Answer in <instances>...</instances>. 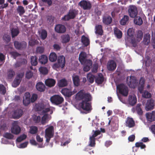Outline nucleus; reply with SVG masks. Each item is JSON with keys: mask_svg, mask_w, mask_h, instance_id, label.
Instances as JSON below:
<instances>
[{"mask_svg": "<svg viewBox=\"0 0 155 155\" xmlns=\"http://www.w3.org/2000/svg\"><path fill=\"white\" fill-rule=\"evenodd\" d=\"M33 75V73L31 71H27L25 74L26 78L29 79L31 78Z\"/></svg>", "mask_w": 155, "mask_h": 155, "instance_id": "nucleus-64", "label": "nucleus"}, {"mask_svg": "<svg viewBox=\"0 0 155 155\" xmlns=\"http://www.w3.org/2000/svg\"><path fill=\"white\" fill-rule=\"evenodd\" d=\"M33 120L35 123H38L41 120V117L34 115L33 116Z\"/></svg>", "mask_w": 155, "mask_h": 155, "instance_id": "nucleus-56", "label": "nucleus"}, {"mask_svg": "<svg viewBox=\"0 0 155 155\" xmlns=\"http://www.w3.org/2000/svg\"><path fill=\"white\" fill-rule=\"evenodd\" d=\"M104 80V77L101 73L99 74L98 77L95 79V82L98 84H100L102 83Z\"/></svg>", "mask_w": 155, "mask_h": 155, "instance_id": "nucleus-33", "label": "nucleus"}, {"mask_svg": "<svg viewBox=\"0 0 155 155\" xmlns=\"http://www.w3.org/2000/svg\"><path fill=\"white\" fill-rule=\"evenodd\" d=\"M55 30L58 33H63L66 31V28L63 25L58 24L55 26Z\"/></svg>", "mask_w": 155, "mask_h": 155, "instance_id": "nucleus-15", "label": "nucleus"}, {"mask_svg": "<svg viewBox=\"0 0 155 155\" xmlns=\"http://www.w3.org/2000/svg\"><path fill=\"white\" fill-rule=\"evenodd\" d=\"M72 79L74 85L76 86H78L80 84V79L79 76L74 75L72 76Z\"/></svg>", "mask_w": 155, "mask_h": 155, "instance_id": "nucleus-32", "label": "nucleus"}, {"mask_svg": "<svg viewBox=\"0 0 155 155\" xmlns=\"http://www.w3.org/2000/svg\"><path fill=\"white\" fill-rule=\"evenodd\" d=\"M47 31L45 30H43L41 34V38L43 39H45L47 37Z\"/></svg>", "mask_w": 155, "mask_h": 155, "instance_id": "nucleus-51", "label": "nucleus"}, {"mask_svg": "<svg viewBox=\"0 0 155 155\" xmlns=\"http://www.w3.org/2000/svg\"><path fill=\"white\" fill-rule=\"evenodd\" d=\"M127 83L129 87L131 88H135L137 85V80L133 76H131L129 78H127Z\"/></svg>", "mask_w": 155, "mask_h": 155, "instance_id": "nucleus-10", "label": "nucleus"}, {"mask_svg": "<svg viewBox=\"0 0 155 155\" xmlns=\"http://www.w3.org/2000/svg\"><path fill=\"white\" fill-rule=\"evenodd\" d=\"M143 37V33L141 31H138L137 35V40L138 41H140L141 40Z\"/></svg>", "mask_w": 155, "mask_h": 155, "instance_id": "nucleus-55", "label": "nucleus"}, {"mask_svg": "<svg viewBox=\"0 0 155 155\" xmlns=\"http://www.w3.org/2000/svg\"><path fill=\"white\" fill-rule=\"evenodd\" d=\"M30 96L29 93L26 92L25 93L23 100V103L25 106H27L30 103Z\"/></svg>", "mask_w": 155, "mask_h": 155, "instance_id": "nucleus-17", "label": "nucleus"}, {"mask_svg": "<svg viewBox=\"0 0 155 155\" xmlns=\"http://www.w3.org/2000/svg\"><path fill=\"white\" fill-rule=\"evenodd\" d=\"M35 108L37 111L42 110L43 114L48 112L50 110L49 108H46V106L43 103L37 104L35 105Z\"/></svg>", "mask_w": 155, "mask_h": 155, "instance_id": "nucleus-8", "label": "nucleus"}, {"mask_svg": "<svg viewBox=\"0 0 155 155\" xmlns=\"http://www.w3.org/2000/svg\"><path fill=\"white\" fill-rule=\"evenodd\" d=\"M36 87L38 91L43 92L45 90V86L43 83L40 82L37 83L36 85Z\"/></svg>", "mask_w": 155, "mask_h": 155, "instance_id": "nucleus-26", "label": "nucleus"}, {"mask_svg": "<svg viewBox=\"0 0 155 155\" xmlns=\"http://www.w3.org/2000/svg\"><path fill=\"white\" fill-rule=\"evenodd\" d=\"M62 43H66L70 41V36L68 35H65L62 37Z\"/></svg>", "mask_w": 155, "mask_h": 155, "instance_id": "nucleus-46", "label": "nucleus"}, {"mask_svg": "<svg viewBox=\"0 0 155 155\" xmlns=\"http://www.w3.org/2000/svg\"><path fill=\"white\" fill-rule=\"evenodd\" d=\"M117 90L119 92L124 96H127L128 94V90L127 87L123 84L118 85L117 86Z\"/></svg>", "mask_w": 155, "mask_h": 155, "instance_id": "nucleus-5", "label": "nucleus"}, {"mask_svg": "<svg viewBox=\"0 0 155 155\" xmlns=\"http://www.w3.org/2000/svg\"><path fill=\"white\" fill-rule=\"evenodd\" d=\"M76 97L78 100H82L79 106L83 110L87 111L91 110L92 98L90 93H84L80 91L76 94Z\"/></svg>", "mask_w": 155, "mask_h": 155, "instance_id": "nucleus-1", "label": "nucleus"}, {"mask_svg": "<svg viewBox=\"0 0 155 155\" xmlns=\"http://www.w3.org/2000/svg\"><path fill=\"white\" fill-rule=\"evenodd\" d=\"M127 36L125 38L126 45H132L133 46L135 47L137 45L134 36V30L132 28H129L127 31Z\"/></svg>", "mask_w": 155, "mask_h": 155, "instance_id": "nucleus-2", "label": "nucleus"}, {"mask_svg": "<svg viewBox=\"0 0 155 155\" xmlns=\"http://www.w3.org/2000/svg\"><path fill=\"white\" fill-rule=\"evenodd\" d=\"M44 114V115L42 117L41 120V123L42 124H44L46 123V120L48 117V114Z\"/></svg>", "mask_w": 155, "mask_h": 155, "instance_id": "nucleus-52", "label": "nucleus"}, {"mask_svg": "<svg viewBox=\"0 0 155 155\" xmlns=\"http://www.w3.org/2000/svg\"><path fill=\"white\" fill-rule=\"evenodd\" d=\"M150 35L149 33H147L144 35L143 43L144 45H148L150 42Z\"/></svg>", "mask_w": 155, "mask_h": 155, "instance_id": "nucleus-30", "label": "nucleus"}, {"mask_svg": "<svg viewBox=\"0 0 155 155\" xmlns=\"http://www.w3.org/2000/svg\"><path fill=\"white\" fill-rule=\"evenodd\" d=\"M65 57L63 55H61L58 57L57 62L53 65V67L55 68H63L65 65Z\"/></svg>", "mask_w": 155, "mask_h": 155, "instance_id": "nucleus-4", "label": "nucleus"}, {"mask_svg": "<svg viewBox=\"0 0 155 155\" xmlns=\"http://www.w3.org/2000/svg\"><path fill=\"white\" fill-rule=\"evenodd\" d=\"M144 81L143 80L141 81V82H140L139 84L138 90L139 92L141 94H142L143 93V91L144 89Z\"/></svg>", "mask_w": 155, "mask_h": 155, "instance_id": "nucleus-44", "label": "nucleus"}, {"mask_svg": "<svg viewBox=\"0 0 155 155\" xmlns=\"http://www.w3.org/2000/svg\"><path fill=\"white\" fill-rule=\"evenodd\" d=\"M125 125L129 128L133 127L135 125L134 121L132 118L127 117L125 122Z\"/></svg>", "mask_w": 155, "mask_h": 155, "instance_id": "nucleus-20", "label": "nucleus"}, {"mask_svg": "<svg viewBox=\"0 0 155 155\" xmlns=\"http://www.w3.org/2000/svg\"><path fill=\"white\" fill-rule=\"evenodd\" d=\"M128 12L130 17L134 18L138 13L137 8L135 6L130 5L128 9Z\"/></svg>", "mask_w": 155, "mask_h": 155, "instance_id": "nucleus-12", "label": "nucleus"}, {"mask_svg": "<svg viewBox=\"0 0 155 155\" xmlns=\"http://www.w3.org/2000/svg\"><path fill=\"white\" fill-rule=\"evenodd\" d=\"M11 131L12 134L15 135H18L20 134L21 131V129L18 125V122L17 121H15L12 123Z\"/></svg>", "mask_w": 155, "mask_h": 155, "instance_id": "nucleus-7", "label": "nucleus"}, {"mask_svg": "<svg viewBox=\"0 0 155 155\" xmlns=\"http://www.w3.org/2000/svg\"><path fill=\"white\" fill-rule=\"evenodd\" d=\"M55 80L52 78L47 79L45 81V85L49 87H53L55 85Z\"/></svg>", "mask_w": 155, "mask_h": 155, "instance_id": "nucleus-22", "label": "nucleus"}, {"mask_svg": "<svg viewBox=\"0 0 155 155\" xmlns=\"http://www.w3.org/2000/svg\"><path fill=\"white\" fill-rule=\"evenodd\" d=\"M38 61L41 64H45L48 61V58L45 55H42L39 57Z\"/></svg>", "mask_w": 155, "mask_h": 155, "instance_id": "nucleus-29", "label": "nucleus"}, {"mask_svg": "<svg viewBox=\"0 0 155 155\" xmlns=\"http://www.w3.org/2000/svg\"><path fill=\"white\" fill-rule=\"evenodd\" d=\"M24 75V72H21L17 74L12 83L13 87H16L20 84Z\"/></svg>", "mask_w": 155, "mask_h": 155, "instance_id": "nucleus-11", "label": "nucleus"}, {"mask_svg": "<svg viewBox=\"0 0 155 155\" xmlns=\"http://www.w3.org/2000/svg\"><path fill=\"white\" fill-rule=\"evenodd\" d=\"M62 94L65 96L70 97L75 93L72 92L71 89L67 88L62 89L61 91Z\"/></svg>", "mask_w": 155, "mask_h": 155, "instance_id": "nucleus-19", "label": "nucleus"}, {"mask_svg": "<svg viewBox=\"0 0 155 155\" xmlns=\"http://www.w3.org/2000/svg\"><path fill=\"white\" fill-rule=\"evenodd\" d=\"M112 21V18L110 16H105L103 18V22L105 25H109L111 23Z\"/></svg>", "mask_w": 155, "mask_h": 155, "instance_id": "nucleus-27", "label": "nucleus"}, {"mask_svg": "<svg viewBox=\"0 0 155 155\" xmlns=\"http://www.w3.org/2000/svg\"><path fill=\"white\" fill-rule=\"evenodd\" d=\"M78 5L84 10H90L92 7L91 4L89 1L85 0L81 1L78 3Z\"/></svg>", "mask_w": 155, "mask_h": 155, "instance_id": "nucleus-9", "label": "nucleus"}, {"mask_svg": "<svg viewBox=\"0 0 155 155\" xmlns=\"http://www.w3.org/2000/svg\"><path fill=\"white\" fill-rule=\"evenodd\" d=\"M38 132V128L36 126H33L30 128V133L31 134H35Z\"/></svg>", "mask_w": 155, "mask_h": 155, "instance_id": "nucleus-60", "label": "nucleus"}, {"mask_svg": "<svg viewBox=\"0 0 155 155\" xmlns=\"http://www.w3.org/2000/svg\"><path fill=\"white\" fill-rule=\"evenodd\" d=\"M31 64L33 66H36L37 64V58L36 56H32L31 58Z\"/></svg>", "mask_w": 155, "mask_h": 155, "instance_id": "nucleus-43", "label": "nucleus"}, {"mask_svg": "<svg viewBox=\"0 0 155 155\" xmlns=\"http://www.w3.org/2000/svg\"><path fill=\"white\" fill-rule=\"evenodd\" d=\"M81 42L85 46H87L90 44V41L88 38L84 35H83L81 38Z\"/></svg>", "mask_w": 155, "mask_h": 155, "instance_id": "nucleus-34", "label": "nucleus"}, {"mask_svg": "<svg viewBox=\"0 0 155 155\" xmlns=\"http://www.w3.org/2000/svg\"><path fill=\"white\" fill-rule=\"evenodd\" d=\"M58 84L59 87H64L67 85L68 81L65 78H64L58 81Z\"/></svg>", "mask_w": 155, "mask_h": 155, "instance_id": "nucleus-31", "label": "nucleus"}, {"mask_svg": "<svg viewBox=\"0 0 155 155\" xmlns=\"http://www.w3.org/2000/svg\"><path fill=\"white\" fill-rule=\"evenodd\" d=\"M134 22L136 25H140L143 23V20L142 18L140 16H137L134 18Z\"/></svg>", "mask_w": 155, "mask_h": 155, "instance_id": "nucleus-38", "label": "nucleus"}, {"mask_svg": "<svg viewBox=\"0 0 155 155\" xmlns=\"http://www.w3.org/2000/svg\"><path fill=\"white\" fill-rule=\"evenodd\" d=\"M57 58V56L54 52L51 53L49 56V59L51 62H54L56 61Z\"/></svg>", "mask_w": 155, "mask_h": 155, "instance_id": "nucleus-35", "label": "nucleus"}, {"mask_svg": "<svg viewBox=\"0 0 155 155\" xmlns=\"http://www.w3.org/2000/svg\"><path fill=\"white\" fill-rule=\"evenodd\" d=\"M148 121L152 122L155 120V112L152 111L151 113H147L146 114Z\"/></svg>", "mask_w": 155, "mask_h": 155, "instance_id": "nucleus-21", "label": "nucleus"}, {"mask_svg": "<svg viewBox=\"0 0 155 155\" xmlns=\"http://www.w3.org/2000/svg\"><path fill=\"white\" fill-rule=\"evenodd\" d=\"M51 103L56 105L61 104L64 101L63 97L58 95H54L51 97L50 99Z\"/></svg>", "mask_w": 155, "mask_h": 155, "instance_id": "nucleus-6", "label": "nucleus"}, {"mask_svg": "<svg viewBox=\"0 0 155 155\" xmlns=\"http://www.w3.org/2000/svg\"><path fill=\"white\" fill-rule=\"evenodd\" d=\"M92 63V61L91 60H87V62L84 64L85 65L83 68L84 71L86 72L88 71L90 69Z\"/></svg>", "mask_w": 155, "mask_h": 155, "instance_id": "nucleus-25", "label": "nucleus"}, {"mask_svg": "<svg viewBox=\"0 0 155 155\" xmlns=\"http://www.w3.org/2000/svg\"><path fill=\"white\" fill-rule=\"evenodd\" d=\"M90 143L89 146L91 147H94L95 145V138L90 137Z\"/></svg>", "mask_w": 155, "mask_h": 155, "instance_id": "nucleus-54", "label": "nucleus"}, {"mask_svg": "<svg viewBox=\"0 0 155 155\" xmlns=\"http://www.w3.org/2000/svg\"><path fill=\"white\" fill-rule=\"evenodd\" d=\"M23 114V111L21 109H17L14 111L13 114V116L14 118L18 119Z\"/></svg>", "mask_w": 155, "mask_h": 155, "instance_id": "nucleus-24", "label": "nucleus"}, {"mask_svg": "<svg viewBox=\"0 0 155 155\" xmlns=\"http://www.w3.org/2000/svg\"><path fill=\"white\" fill-rule=\"evenodd\" d=\"M141 104H138L135 107V109L137 114L139 115H142L143 114V111L141 107Z\"/></svg>", "mask_w": 155, "mask_h": 155, "instance_id": "nucleus-39", "label": "nucleus"}, {"mask_svg": "<svg viewBox=\"0 0 155 155\" xmlns=\"http://www.w3.org/2000/svg\"><path fill=\"white\" fill-rule=\"evenodd\" d=\"M114 33L118 38H121L122 33L121 31L118 29L117 28H115L114 29Z\"/></svg>", "mask_w": 155, "mask_h": 155, "instance_id": "nucleus-42", "label": "nucleus"}, {"mask_svg": "<svg viewBox=\"0 0 155 155\" xmlns=\"http://www.w3.org/2000/svg\"><path fill=\"white\" fill-rule=\"evenodd\" d=\"M10 54L15 59H16L17 57L21 55V54L16 51H11L10 52Z\"/></svg>", "mask_w": 155, "mask_h": 155, "instance_id": "nucleus-59", "label": "nucleus"}, {"mask_svg": "<svg viewBox=\"0 0 155 155\" xmlns=\"http://www.w3.org/2000/svg\"><path fill=\"white\" fill-rule=\"evenodd\" d=\"M14 45L15 48L18 50H22L25 48L27 46V43L25 41L19 42L17 41H14Z\"/></svg>", "mask_w": 155, "mask_h": 155, "instance_id": "nucleus-13", "label": "nucleus"}, {"mask_svg": "<svg viewBox=\"0 0 155 155\" xmlns=\"http://www.w3.org/2000/svg\"><path fill=\"white\" fill-rule=\"evenodd\" d=\"M47 21L50 24L53 23L54 20L55 18L52 16H48L46 17Z\"/></svg>", "mask_w": 155, "mask_h": 155, "instance_id": "nucleus-53", "label": "nucleus"}, {"mask_svg": "<svg viewBox=\"0 0 155 155\" xmlns=\"http://www.w3.org/2000/svg\"><path fill=\"white\" fill-rule=\"evenodd\" d=\"M3 39L5 41H6L7 43H8L10 41V35L5 34L3 36Z\"/></svg>", "mask_w": 155, "mask_h": 155, "instance_id": "nucleus-61", "label": "nucleus"}, {"mask_svg": "<svg viewBox=\"0 0 155 155\" xmlns=\"http://www.w3.org/2000/svg\"><path fill=\"white\" fill-rule=\"evenodd\" d=\"M3 136L4 137L9 139H12L14 136L10 133H6L4 134Z\"/></svg>", "mask_w": 155, "mask_h": 155, "instance_id": "nucleus-48", "label": "nucleus"}, {"mask_svg": "<svg viewBox=\"0 0 155 155\" xmlns=\"http://www.w3.org/2000/svg\"><path fill=\"white\" fill-rule=\"evenodd\" d=\"M116 67V64L113 60H111L107 63V68L108 70L109 71H113L114 70Z\"/></svg>", "mask_w": 155, "mask_h": 155, "instance_id": "nucleus-18", "label": "nucleus"}, {"mask_svg": "<svg viewBox=\"0 0 155 155\" xmlns=\"http://www.w3.org/2000/svg\"><path fill=\"white\" fill-rule=\"evenodd\" d=\"M16 10L20 16L22 15L25 12L24 7L21 5L18 6Z\"/></svg>", "mask_w": 155, "mask_h": 155, "instance_id": "nucleus-36", "label": "nucleus"}, {"mask_svg": "<svg viewBox=\"0 0 155 155\" xmlns=\"http://www.w3.org/2000/svg\"><path fill=\"white\" fill-rule=\"evenodd\" d=\"M39 71L41 73L44 75L47 74L48 73V71L46 67H41L39 68Z\"/></svg>", "mask_w": 155, "mask_h": 155, "instance_id": "nucleus-45", "label": "nucleus"}, {"mask_svg": "<svg viewBox=\"0 0 155 155\" xmlns=\"http://www.w3.org/2000/svg\"><path fill=\"white\" fill-rule=\"evenodd\" d=\"M15 74V72L12 69H10L8 73V76L9 78L11 79Z\"/></svg>", "mask_w": 155, "mask_h": 155, "instance_id": "nucleus-58", "label": "nucleus"}, {"mask_svg": "<svg viewBox=\"0 0 155 155\" xmlns=\"http://www.w3.org/2000/svg\"><path fill=\"white\" fill-rule=\"evenodd\" d=\"M6 93L5 88L3 84H0V93L5 94Z\"/></svg>", "mask_w": 155, "mask_h": 155, "instance_id": "nucleus-63", "label": "nucleus"}, {"mask_svg": "<svg viewBox=\"0 0 155 155\" xmlns=\"http://www.w3.org/2000/svg\"><path fill=\"white\" fill-rule=\"evenodd\" d=\"M92 132H93V133L92 136H91L90 137L93 138H95V137H96L97 136L100 134H101V131L99 130H97L95 131L93 130Z\"/></svg>", "mask_w": 155, "mask_h": 155, "instance_id": "nucleus-62", "label": "nucleus"}, {"mask_svg": "<svg viewBox=\"0 0 155 155\" xmlns=\"http://www.w3.org/2000/svg\"><path fill=\"white\" fill-rule=\"evenodd\" d=\"M154 106V100L151 99L147 101L146 104L145 109L147 111L152 110Z\"/></svg>", "mask_w": 155, "mask_h": 155, "instance_id": "nucleus-14", "label": "nucleus"}, {"mask_svg": "<svg viewBox=\"0 0 155 155\" xmlns=\"http://www.w3.org/2000/svg\"><path fill=\"white\" fill-rule=\"evenodd\" d=\"M87 80L89 82L92 84L94 82V79L95 76L94 75L92 74L91 73H89L87 75Z\"/></svg>", "mask_w": 155, "mask_h": 155, "instance_id": "nucleus-37", "label": "nucleus"}, {"mask_svg": "<svg viewBox=\"0 0 155 155\" xmlns=\"http://www.w3.org/2000/svg\"><path fill=\"white\" fill-rule=\"evenodd\" d=\"M27 137L26 135L25 134L21 135L19 137H18L16 139V141L18 142H20L24 140Z\"/></svg>", "mask_w": 155, "mask_h": 155, "instance_id": "nucleus-49", "label": "nucleus"}, {"mask_svg": "<svg viewBox=\"0 0 155 155\" xmlns=\"http://www.w3.org/2000/svg\"><path fill=\"white\" fill-rule=\"evenodd\" d=\"M129 18L128 16L124 15L120 21V24L122 25H125L129 20Z\"/></svg>", "mask_w": 155, "mask_h": 155, "instance_id": "nucleus-41", "label": "nucleus"}, {"mask_svg": "<svg viewBox=\"0 0 155 155\" xmlns=\"http://www.w3.org/2000/svg\"><path fill=\"white\" fill-rule=\"evenodd\" d=\"M54 132V127L52 126H49L45 129V137L47 143H49L51 138L53 137Z\"/></svg>", "mask_w": 155, "mask_h": 155, "instance_id": "nucleus-3", "label": "nucleus"}, {"mask_svg": "<svg viewBox=\"0 0 155 155\" xmlns=\"http://www.w3.org/2000/svg\"><path fill=\"white\" fill-rule=\"evenodd\" d=\"M38 41L36 39L31 38L29 41V44L31 46H33L38 44Z\"/></svg>", "mask_w": 155, "mask_h": 155, "instance_id": "nucleus-50", "label": "nucleus"}, {"mask_svg": "<svg viewBox=\"0 0 155 155\" xmlns=\"http://www.w3.org/2000/svg\"><path fill=\"white\" fill-rule=\"evenodd\" d=\"M95 33L100 35L103 34V31L102 29V26L101 25H97L95 26Z\"/></svg>", "mask_w": 155, "mask_h": 155, "instance_id": "nucleus-28", "label": "nucleus"}, {"mask_svg": "<svg viewBox=\"0 0 155 155\" xmlns=\"http://www.w3.org/2000/svg\"><path fill=\"white\" fill-rule=\"evenodd\" d=\"M137 99L135 95H130L128 98V102L130 105L132 106L134 105L137 102Z\"/></svg>", "mask_w": 155, "mask_h": 155, "instance_id": "nucleus-23", "label": "nucleus"}, {"mask_svg": "<svg viewBox=\"0 0 155 155\" xmlns=\"http://www.w3.org/2000/svg\"><path fill=\"white\" fill-rule=\"evenodd\" d=\"M12 37L14 38L18 35L19 33L18 29L17 28H12L11 30Z\"/></svg>", "mask_w": 155, "mask_h": 155, "instance_id": "nucleus-40", "label": "nucleus"}, {"mask_svg": "<svg viewBox=\"0 0 155 155\" xmlns=\"http://www.w3.org/2000/svg\"><path fill=\"white\" fill-rule=\"evenodd\" d=\"M135 145L136 147H140L141 149H144L146 147L145 145L142 142H137L136 143Z\"/></svg>", "mask_w": 155, "mask_h": 155, "instance_id": "nucleus-57", "label": "nucleus"}, {"mask_svg": "<svg viewBox=\"0 0 155 155\" xmlns=\"http://www.w3.org/2000/svg\"><path fill=\"white\" fill-rule=\"evenodd\" d=\"M142 94L143 97L144 98H150L151 96V94L147 91H145Z\"/></svg>", "mask_w": 155, "mask_h": 155, "instance_id": "nucleus-47", "label": "nucleus"}, {"mask_svg": "<svg viewBox=\"0 0 155 155\" xmlns=\"http://www.w3.org/2000/svg\"><path fill=\"white\" fill-rule=\"evenodd\" d=\"M87 57V54L85 52L82 51L80 53L79 55V60L81 64H84L87 62V61L88 60L86 59Z\"/></svg>", "mask_w": 155, "mask_h": 155, "instance_id": "nucleus-16", "label": "nucleus"}]
</instances>
